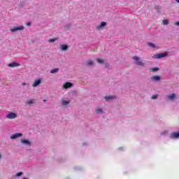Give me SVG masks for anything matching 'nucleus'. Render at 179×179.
Here are the masks:
<instances>
[{"mask_svg":"<svg viewBox=\"0 0 179 179\" xmlns=\"http://www.w3.org/2000/svg\"><path fill=\"white\" fill-rule=\"evenodd\" d=\"M69 103H71L69 100L62 99V104L64 107H66V106H69Z\"/></svg>","mask_w":179,"mask_h":179,"instance_id":"obj_15","label":"nucleus"},{"mask_svg":"<svg viewBox=\"0 0 179 179\" xmlns=\"http://www.w3.org/2000/svg\"><path fill=\"white\" fill-rule=\"evenodd\" d=\"M23 136V134L17 133L10 136V139H17V138H22Z\"/></svg>","mask_w":179,"mask_h":179,"instance_id":"obj_11","label":"nucleus"},{"mask_svg":"<svg viewBox=\"0 0 179 179\" xmlns=\"http://www.w3.org/2000/svg\"><path fill=\"white\" fill-rule=\"evenodd\" d=\"M58 40V38H50L48 40V43H55Z\"/></svg>","mask_w":179,"mask_h":179,"instance_id":"obj_21","label":"nucleus"},{"mask_svg":"<svg viewBox=\"0 0 179 179\" xmlns=\"http://www.w3.org/2000/svg\"><path fill=\"white\" fill-rule=\"evenodd\" d=\"M0 159H1V154H0Z\"/></svg>","mask_w":179,"mask_h":179,"instance_id":"obj_34","label":"nucleus"},{"mask_svg":"<svg viewBox=\"0 0 179 179\" xmlns=\"http://www.w3.org/2000/svg\"><path fill=\"white\" fill-rule=\"evenodd\" d=\"M148 47H151V48H156V45H155V43H148Z\"/></svg>","mask_w":179,"mask_h":179,"instance_id":"obj_22","label":"nucleus"},{"mask_svg":"<svg viewBox=\"0 0 179 179\" xmlns=\"http://www.w3.org/2000/svg\"><path fill=\"white\" fill-rule=\"evenodd\" d=\"M106 26H107V22H101L99 25L96 26V30H98V31L104 30V28L106 27Z\"/></svg>","mask_w":179,"mask_h":179,"instance_id":"obj_4","label":"nucleus"},{"mask_svg":"<svg viewBox=\"0 0 179 179\" xmlns=\"http://www.w3.org/2000/svg\"><path fill=\"white\" fill-rule=\"evenodd\" d=\"M40 85H41V78L35 80L32 84V87H37V86H40Z\"/></svg>","mask_w":179,"mask_h":179,"instance_id":"obj_9","label":"nucleus"},{"mask_svg":"<svg viewBox=\"0 0 179 179\" xmlns=\"http://www.w3.org/2000/svg\"><path fill=\"white\" fill-rule=\"evenodd\" d=\"M21 143L22 145H26L27 146L31 145V141L27 140V139H21Z\"/></svg>","mask_w":179,"mask_h":179,"instance_id":"obj_12","label":"nucleus"},{"mask_svg":"<svg viewBox=\"0 0 179 179\" xmlns=\"http://www.w3.org/2000/svg\"><path fill=\"white\" fill-rule=\"evenodd\" d=\"M98 64H104V59H97Z\"/></svg>","mask_w":179,"mask_h":179,"instance_id":"obj_24","label":"nucleus"},{"mask_svg":"<svg viewBox=\"0 0 179 179\" xmlns=\"http://www.w3.org/2000/svg\"><path fill=\"white\" fill-rule=\"evenodd\" d=\"M133 59L134 60V64L138 65V66H145V63L138 56L133 57Z\"/></svg>","mask_w":179,"mask_h":179,"instance_id":"obj_1","label":"nucleus"},{"mask_svg":"<svg viewBox=\"0 0 179 179\" xmlns=\"http://www.w3.org/2000/svg\"><path fill=\"white\" fill-rule=\"evenodd\" d=\"M95 112L96 114H98L99 115H101V114L104 113V109H103V108L97 106L95 108Z\"/></svg>","mask_w":179,"mask_h":179,"instance_id":"obj_7","label":"nucleus"},{"mask_svg":"<svg viewBox=\"0 0 179 179\" xmlns=\"http://www.w3.org/2000/svg\"><path fill=\"white\" fill-rule=\"evenodd\" d=\"M62 51H66L68 50V46L66 45H60Z\"/></svg>","mask_w":179,"mask_h":179,"instance_id":"obj_17","label":"nucleus"},{"mask_svg":"<svg viewBox=\"0 0 179 179\" xmlns=\"http://www.w3.org/2000/svg\"><path fill=\"white\" fill-rule=\"evenodd\" d=\"M119 149H122V148H119Z\"/></svg>","mask_w":179,"mask_h":179,"instance_id":"obj_33","label":"nucleus"},{"mask_svg":"<svg viewBox=\"0 0 179 179\" xmlns=\"http://www.w3.org/2000/svg\"><path fill=\"white\" fill-rule=\"evenodd\" d=\"M27 26H28V27L31 26V22H27Z\"/></svg>","mask_w":179,"mask_h":179,"instance_id":"obj_29","label":"nucleus"},{"mask_svg":"<svg viewBox=\"0 0 179 179\" xmlns=\"http://www.w3.org/2000/svg\"><path fill=\"white\" fill-rule=\"evenodd\" d=\"M179 138V133H172L171 134V139H178Z\"/></svg>","mask_w":179,"mask_h":179,"instance_id":"obj_16","label":"nucleus"},{"mask_svg":"<svg viewBox=\"0 0 179 179\" xmlns=\"http://www.w3.org/2000/svg\"><path fill=\"white\" fill-rule=\"evenodd\" d=\"M43 101L45 102V101H47V100L44 99Z\"/></svg>","mask_w":179,"mask_h":179,"instance_id":"obj_32","label":"nucleus"},{"mask_svg":"<svg viewBox=\"0 0 179 179\" xmlns=\"http://www.w3.org/2000/svg\"><path fill=\"white\" fill-rule=\"evenodd\" d=\"M57 72H59V69H54L50 71V73H57Z\"/></svg>","mask_w":179,"mask_h":179,"instance_id":"obj_19","label":"nucleus"},{"mask_svg":"<svg viewBox=\"0 0 179 179\" xmlns=\"http://www.w3.org/2000/svg\"><path fill=\"white\" fill-rule=\"evenodd\" d=\"M72 86H73V84H72V83L66 82L63 84L62 88L63 89H71V87H72Z\"/></svg>","mask_w":179,"mask_h":179,"instance_id":"obj_10","label":"nucleus"},{"mask_svg":"<svg viewBox=\"0 0 179 179\" xmlns=\"http://www.w3.org/2000/svg\"><path fill=\"white\" fill-rule=\"evenodd\" d=\"M117 99V96H113V95L106 96L105 97V100H106V101H110V100H114V99Z\"/></svg>","mask_w":179,"mask_h":179,"instance_id":"obj_14","label":"nucleus"},{"mask_svg":"<svg viewBox=\"0 0 179 179\" xmlns=\"http://www.w3.org/2000/svg\"><path fill=\"white\" fill-rule=\"evenodd\" d=\"M157 96H158L157 94H155V95H153V96H152L151 99H152V100H155V99H157Z\"/></svg>","mask_w":179,"mask_h":179,"instance_id":"obj_27","label":"nucleus"},{"mask_svg":"<svg viewBox=\"0 0 179 179\" xmlns=\"http://www.w3.org/2000/svg\"><path fill=\"white\" fill-rule=\"evenodd\" d=\"M22 86H29V84L28 83H23L22 84Z\"/></svg>","mask_w":179,"mask_h":179,"instance_id":"obj_28","label":"nucleus"},{"mask_svg":"<svg viewBox=\"0 0 179 179\" xmlns=\"http://www.w3.org/2000/svg\"><path fill=\"white\" fill-rule=\"evenodd\" d=\"M8 66H9V68H16L17 66H20V64L16 63V62H12L8 64Z\"/></svg>","mask_w":179,"mask_h":179,"instance_id":"obj_13","label":"nucleus"},{"mask_svg":"<svg viewBox=\"0 0 179 179\" xmlns=\"http://www.w3.org/2000/svg\"><path fill=\"white\" fill-rule=\"evenodd\" d=\"M176 2H178V3H179V0H175Z\"/></svg>","mask_w":179,"mask_h":179,"instance_id":"obj_31","label":"nucleus"},{"mask_svg":"<svg viewBox=\"0 0 179 179\" xmlns=\"http://www.w3.org/2000/svg\"><path fill=\"white\" fill-rule=\"evenodd\" d=\"M20 176H23V173L22 172H18L15 177H20Z\"/></svg>","mask_w":179,"mask_h":179,"instance_id":"obj_26","label":"nucleus"},{"mask_svg":"<svg viewBox=\"0 0 179 179\" xmlns=\"http://www.w3.org/2000/svg\"><path fill=\"white\" fill-rule=\"evenodd\" d=\"M157 71H159L158 67H155V68L150 69V72H157Z\"/></svg>","mask_w":179,"mask_h":179,"instance_id":"obj_23","label":"nucleus"},{"mask_svg":"<svg viewBox=\"0 0 179 179\" xmlns=\"http://www.w3.org/2000/svg\"><path fill=\"white\" fill-rule=\"evenodd\" d=\"M162 24H163L164 25H167V24H169V20H164L162 21Z\"/></svg>","mask_w":179,"mask_h":179,"instance_id":"obj_25","label":"nucleus"},{"mask_svg":"<svg viewBox=\"0 0 179 179\" xmlns=\"http://www.w3.org/2000/svg\"><path fill=\"white\" fill-rule=\"evenodd\" d=\"M167 56V52L164 53H158L155 54L152 56V58H155V59H159L160 58H164Z\"/></svg>","mask_w":179,"mask_h":179,"instance_id":"obj_2","label":"nucleus"},{"mask_svg":"<svg viewBox=\"0 0 179 179\" xmlns=\"http://www.w3.org/2000/svg\"><path fill=\"white\" fill-rule=\"evenodd\" d=\"M26 104H28L29 106H31V104H34V100L29 99V100L27 101Z\"/></svg>","mask_w":179,"mask_h":179,"instance_id":"obj_18","label":"nucleus"},{"mask_svg":"<svg viewBox=\"0 0 179 179\" xmlns=\"http://www.w3.org/2000/svg\"><path fill=\"white\" fill-rule=\"evenodd\" d=\"M86 65H87L88 66H91V65H93V61L92 60H88L86 62Z\"/></svg>","mask_w":179,"mask_h":179,"instance_id":"obj_20","label":"nucleus"},{"mask_svg":"<svg viewBox=\"0 0 179 179\" xmlns=\"http://www.w3.org/2000/svg\"><path fill=\"white\" fill-rule=\"evenodd\" d=\"M166 99L169 101H174L177 99V95L175 93L170 94L166 96Z\"/></svg>","mask_w":179,"mask_h":179,"instance_id":"obj_3","label":"nucleus"},{"mask_svg":"<svg viewBox=\"0 0 179 179\" xmlns=\"http://www.w3.org/2000/svg\"><path fill=\"white\" fill-rule=\"evenodd\" d=\"M151 82H160L162 80V77L159 76H154L150 78Z\"/></svg>","mask_w":179,"mask_h":179,"instance_id":"obj_8","label":"nucleus"},{"mask_svg":"<svg viewBox=\"0 0 179 179\" xmlns=\"http://www.w3.org/2000/svg\"><path fill=\"white\" fill-rule=\"evenodd\" d=\"M21 30H24V27H23V25H20V26L15 27L14 28L10 29V31L12 33H15L16 31H19Z\"/></svg>","mask_w":179,"mask_h":179,"instance_id":"obj_5","label":"nucleus"},{"mask_svg":"<svg viewBox=\"0 0 179 179\" xmlns=\"http://www.w3.org/2000/svg\"><path fill=\"white\" fill-rule=\"evenodd\" d=\"M6 118L8 120H15V118H17V115L15 113H10L6 115Z\"/></svg>","mask_w":179,"mask_h":179,"instance_id":"obj_6","label":"nucleus"},{"mask_svg":"<svg viewBox=\"0 0 179 179\" xmlns=\"http://www.w3.org/2000/svg\"><path fill=\"white\" fill-rule=\"evenodd\" d=\"M175 24H176V26H178V27H179V21H178V22H176L175 23Z\"/></svg>","mask_w":179,"mask_h":179,"instance_id":"obj_30","label":"nucleus"}]
</instances>
